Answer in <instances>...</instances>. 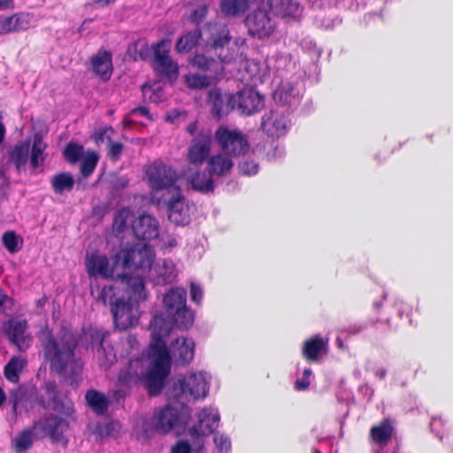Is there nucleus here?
I'll list each match as a JSON object with an SVG mask.
<instances>
[{
    "instance_id": "39448f33",
    "label": "nucleus",
    "mask_w": 453,
    "mask_h": 453,
    "mask_svg": "<svg viewBox=\"0 0 453 453\" xmlns=\"http://www.w3.org/2000/svg\"><path fill=\"white\" fill-rule=\"evenodd\" d=\"M134 360H139L144 364L145 371L142 372V376L146 377L149 375L150 371L153 369L154 365L151 362L150 357V349H148L147 354H142L140 357L131 358L127 366H125L119 373L118 377V384L119 388L109 391L107 396L110 401V403H116L120 404L123 403L126 395L127 390L126 388H129L132 385L142 384L149 392L150 395H157L161 389L163 388L165 379L166 378V374L162 378V382L160 387L157 390H152V388L147 386V382L144 380H131V375L133 373V369H130V363Z\"/></svg>"
},
{
    "instance_id": "a878e982",
    "label": "nucleus",
    "mask_w": 453,
    "mask_h": 453,
    "mask_svg": "<svg viewBox=\"0 0 453 453\" xmlns=\"http://www.w3.org/2000/svg\"><path fill=\"white\" fill-rule=\"evenodd\" d=\"M208 100L211 105V112L217 118H221L234 109V95L223 94L219 88L209 91Z\"/></svg>"
},
{
    "instance_id": "a18cd8bd",
    "label": "nucleus",
    "mask_w": 453,
    "mask_h": 453,
    "mask_svg": "<svg viewBox=\"0 0 453 453\" xmlns=\"http://www.w3.org/2000/svg\"><path fill=\"white\" fill-rule=\"evenodd\" d=\"M33 444V433L30 430L22 431L12 441V445L16 452L23 453Z\"/></svg>"
},
{
    "instance_id": "4468645a",
    "label": "nucleus",
    "mask_w": 453,
    "mask_h": 453,
    "mask_svg": "<svg viewBox=\"0 0 453 453\" xmlns=\"http://www.w3.org/2000/svg\"><path fill=\"white\" fill-rule=\"evenodd\" d=\"M111 311L115 326L119 330H127L134 326L141 316L139 305L126 301L124 298L116 299Z\"/></svg>"
},
{
    "instance_id": "5fc2aeb1",
    "label": "nucleus",
    "mask_w": 453,
    "mask_h": 453,
    "mask_svg": "<svg viewBox=\"0 0 453 453\" xmlns=\"http://www.w3.org/2000/svg\"><path fill=\"white\" fill-rule=\"evenodd\" d=\"M123 150V144L120 142H110L108 156L111 160L117 161L119 159Z\"/></svg>"
},
{
    "instance_id": "4d7b16f0",
    "label": "nucleus",
    "mask_w": 453,
    "mask_h": 453,
    "mask_svg": "<svg viewBox=\"0 0 453 453\" xmlns=\"http://www.w3.org/2000/svg\"><path fill=\"white\" fill-rule=\"evenodd\" d=\"M203 292L202 287L197 283L192 282L190 284L191 300L194 303L199 304V303H201V302L203 300Z\"/></svg>"
},
{
    "instance_id": "72a5a7b5",
    "label": "nucleus",
    "mask_w": 453,
    "mask_h": 453,
    "mask_svg": "<svg viewBox=\"0 0 453 453\" xmlns=\"http://www.w3.org/2000/svg\"><path fill=\"white\" fill-rule=\"evenodd\" d=\"M109 333L104 332L101 335L100 345L97 349V359L99 365L104 369H108L117 360V355L111 342L108 341Z\"/></svg>"
},
{
    "instance_id": "864d4df0",
    "label": "nucleus",
    "mask_w": 453,
    "mask_h": 453,
    "mask_svg": "<svg viewBox=\"0 0 453 453\" xmlns=\"http://www.w3.org/2000/svg\"><path fill=\"white\" fill-rule=\"evenodd\" d=\"M113 132L111 127H105L97 130L94 135L96 143L104 142V139H107L109 142H111V134Z\"/></svg>"
},
{
    "instance_id": "bb28decb",
    "label": "nucleus",
    "mask_w": 453,
    "mask_h": 453,
    "mask_svg": "<svg viewBox=\"0 0 453 453\" xmlns=\"http://www.w3.org/2000/svg\"><path fill=\"white\" fill-rule=\"evenodd\" d=\"M122 281H126V294L128 296L127 301L137 304L145 302L149 297V293L145 288V283L142 278L139 276H127L123 273L121 276Z\"/></svg>"
},
{
    "instance_id": "09e8293b",
    "label": "nucleus",
    "mask_w": 453,
    "mask_h": 453,
    "mask_svg": "<svg viewBox=\"0 0 453 453\" xmlns=\"http://www.w3.org/2000/svg\"><path fill=\"white\" fill-rule=\"evenodd\" d=\"M213 441L219 453H228L231 450V440L225 434H215L213 437Z\"/></svg>"
},
{
    "instance_id": "5701e85b",
    "label": "nucleus",
    "mask_w": 453,
    "mask_h": 453,
    "mask_svg": "<svg viewBox=\"0 0 453 453\" xmlns=\"http://www.w3.org/2000/svg\"><path fill=\"white\" fill-rule=\"evenodd\" d=\"M328 339L315 334L306 339L302 347V356L309 363H319L327 354Z\"/></svg>"
},
{
    "instance_id": "680f3d73",
    "label": "nucleus",
    "mask_w": 453,
    "mask_h": 453,
    "mask_svg": "<svg viewBox=\"0 0 453 453\" xmlns=\"http://www.w3.org/2000/svg\"><path fill=\"white\" fill-rule=\"evenodd\" d=\"M143 95L145 96H149V100L154 103H157L160 101L159 93L161 91L153 92L150 88L143 87L142 88Z\"/></svg>"
},
{
    "instance_id": "ddd939ff",
    "label": "nucleus",
    "mask_w": 453,
    "mask_h": 453,
    "mask_svg": "<svg viewBox=\"0 0 453 453\" xmlns=\"http://www.w3.org/2000/svg\"><path fill=\"white\" fill-rule=\"evenodd\" d=\"M165 202L156 203L158 207H165L168 211V219L175 225L185 226L190 221V206L187 202L182 190L169 196Z\"/></svg>"
},
{
    "instance_id": "412c9836",
    "label": "nucleus",
    "mask_w": 453,
    "mask_h": 453,
    "mask_svg": "<svg viewBox=\"0 0 453 453\" xmlns=\"http://www.w3.org/2000/svg\"><path fill=\"white\" fill-rule=\"evenodd\" d=\"M234 98V109H238L242 113L246 115H251L264 107L265 100L264 97L257 91L251 88H245L235 95Z\"/></svg>"
},
{
    "instance_id": "393cba45",
    "label": "nucleus",
    "mask_w": 453,
    "mask_h": 453,
    "mask_svg": "<svg viewBox=\"0 0 453 453\" xmlns=\"http://www.w3.org/2000/svg\"><path fill=\"white\" fill-rule=\"evenodd\" d=\"M159 225L157 219L149 215H141L132 222V230L138 239L151 240L158 236Z\"/></svg>"
},
{
    "instance_id": "774afa93",
    "label": "nucleus",
    "mask_w": 453,
    "mask_h": 453,
    "mask_svg": "<svg viewBox=\"0 0 453 453\" xmlns=\"http://www.w3.org/2000/svg\"><path fill=\"white\" fill-rule=\"evenodd\" d=\"M443 424V420L441 417H438V418H433L432 420H431V429L435 432L436 431V428L437 426H439L440 425H442Z\"/></svg>"
},
{
    "instance_id": "2f4dec72",
    "label": "nucleus",
    "mask_w": 453,
    "mask_h": 453,
    "mask_svg": "<svg viewBox=\"0 0 453 453\" xmlns=\"http://www.w3.org/2000/svg\"><path fill=\"white\" fill-rule=\"evenodd\" d=\"M187 186L203 194L212 193L214 181L212 177L204 171H196L187 177Z\"/></svg>"
},
{
    "instance_id": "f3484780",
    "label": "nucleus",
    "mask_w": 453,
    "mask_h": 453,
    "mask_svg": "<svg viewBox=\"0 0 453 453\" xmlns=\"http://www.w3.org/2000/svg\"><path fill=\"white\" fill-rule=\"evenodd\" d=\"M303 87L296 81H281L273 93L276 104L289 108L296 107L303 96Z\"/></svg>"
},
{
    "instance_id": "6ab92c4d",
    "label": "nucleus",
    "mask_w": 453,
    "mask_h": 453,
    "mask_svg": "<svg viewBox=\"0 0 453 453\" xmlns=\"http://www.w3.org/2000/svg\"><path fill=\"white\" fill-rule=\"evenodd\" d=\"M162 337V341L165 343V348L169 357V368H171V359L173 358L176 364L185 365L189 363L194 358L195 354V342L192 339L187 337L177 338L170 345L169 350L166 348L165 339ZM170 369L166 372L168 375Z\"/></svg>"
},
{
    "instance_id": "7c9ffc66",
    "label": "nucleus",
    "mask_w": 453,
    "mask_h": 453,
    "mask_svg": "<svg viewBox=\"0 0 453 453\" xmlns=\"http://www.w3.org/2000/svg\"><path fill=\"white\" fill-rule=\"evenodd\" d=\"M234 166V162L230 156L226 153H217L210 157L207 160V168L209 174L212 177L223 176L228 173Z\"/></svg>"
},
{
    "instance_id": "58836bf2",
    "label": "nucleus",
    "mask_w": 453,
    "mask_h": 453,
    "mask_svg": "<svg viewBox=\"0 0 453 453\" xmlns=\"http://www.w3.org/2000/svg\"><path fill=\"white\" fill-rule=\"evenodd\" d=\"M50 184L53 191L60 195L73 188L74 179L70 173L63 172L55 174L50 180Z\"/></svg>"
},
{
    "instance_id": "13d9d810",
    "label": "nucleus",
    "mask_w": 453,
    "mask_h": 453,
    "mask_svg": "<svg viewBox=\"0 0 453 453\" xmlns=\"http://www.w3.org/2000/svg\"><path fill=\"white\" fill-rule=\"evenodd\" d=\"M171 453H191V446L187 441L180 440L172 447Z\"/></svg>"
},
{
    "instance_id": "49530a36",
    "label": "nucleus",
    "mask_w": 453,
    "mask_h": 453,
    "mask_svg": "<svg viewBox=\"0 0 453 453\" xmlns=\"http://www.w3.org/2000/svg\"><path fill=\"white\" fill-rule=\"evenodd\" d=\"M98 162V156L96 152H88L83 157L81 164V172L84 177H88L95 170Z\"/></svg>"
},
{
    "instance_id": "7ed1b4c3",
    "label": "nucleus",
    "mask_w": 453,
    "mask_h": 453,
    "mask_svg": "<svg viewBox=\"0 0 453 453\" xmlns=\"http://www.w3.org/2000/svg\"><path fill=\"white\" fill-rule=\"evenodd\" d=\"M144 179L153 204L165 202L169 196L181 189L178 184L179 174L176 169L162 160H156L144 166Z\"/></svg>"
},
{
    "instance_id": "c9c22d12",
    "label": "nucleus",
    "mask_w": 453,
    "mask_h": 453,
    "mask_svg": "<svg viewBox=\"0 0 453 453\" xmlns=\"http://www.w3.org/2000/svg\"><path fill=\"white\" fill-rule=\"evenodd\" d=\"M85 399L90 409L97 415H103L107 411L110 401L104 393L89 389L85 395Z\"/></svg>"
},
{
    "instance_id": "ea45409f",
    "label": "nucleus",
    "mask_w": 453,
    "mask_h": 453,
    "mask_svg": "<svg viewBox=\"0 0 453 453\" xmlns=\"http://www.w3.org/2000/svg\"><path fill=\"white\" fill-rule=\"evenodd\" d=\"M200 38L201 32L199 29L188 32L178 40L176 50L180 53L188 52L197 45Z\"/></svg>"
},
{
    "instance_id": "aec40b11",
    "label": "nucleus",
    "mask_w": 453,
    "mask_h": 453,
    "mask_svg": "<svg viewBox=\"0 0 453 453\" xmlns=\"http://www.w3.org/2000/svg\"><path fill=\"white\" fill-rule=\"evenodd\" d=\"M178 276V270L171 259H159L150 266L147 277L155 285L173 283Z\"/></svg>"
},
{
    "instance_id": "f03ea898",
    "label": "nucleus",
    "mask_w": 453,
    "mask_h": 453,
    "mask_svg": "<svg viewBox=\"0 0 453 453\" xmlns=\"http://www.w3.org/2000/svg\"><path fill=\"white\" fill-rule=\"evenodd\" d=\"M78 341V337L69 331L57 336L51 334L45 335L42 344L51 371L59 375L73 376L81 370V362L74 353Z\"/></svg>"
},
{
    "instance_id": "20e7f679",
    "label": "nucleus",
    "mask_w": 453,
    "mask_h": 453,
    "mask_svg": "<svg viewBox=\"0 0 453 453\" xmlns=\"http://www.w3.org/2000/svg\"><path fill=\"white\" fill-rule=\"evenodd\" d=\"M211 38L210 42V49L213 50L218 54V60L207 57L203 54L196 55L192 63L194 65L203 71H209L214 73H218L223 69V65L231 64L237 60V58L233 54L230 56L223 55V48L229 43L230 35L227 27L224 25L214 26L211 27Z\"/></svg>"
},
{
    "instance_id": "a19ab883",
    "label": "nucleus",
    "mask_w": 453,
    "mask_h": 453,
    "mask_svg": "<svg viewBox=\"0 0 453 453\" xmlns=\"http://www.w3.org/2000/svg\"><path fill=\"white\" fill-rule=\"evenodd\" d=\"M2 243L10 253L14 254L22 249L23 239L14 231L10 230L4 233Z\"/></svg>"
},
{
    "instance_id": "0e129e2a",
    "label": "nucleus",
    "mask_w": 453,
    "mask_h": 453,
    "mask_svg": "<svg viewBox=\"0 0 453 453\" xmlns=\"http://www.w3.org/2000/svg\"><path fill=\"white\" fill-rule=\"evenodd\" d=\"M177 244H178V242H177V240H176V238H175V237H173V236H168V237H167V240H166V241H165V242H164V244H163L162 248H164V249H165V250H166V249H172V248H173V247H176V246H177Z\"/></svg>"
},
{
    "instance_id": "3c124183",
    "label": "nucleus",
    "mask_w": 453,
    "mask_h": 453,
    "mask_svg": "<svg viewBox=\"0 0 453 453\" xmlns=\"http://www.w3.org/2000/svg\"><path fill=\"white\" fill-rule=\"evenodd\" d=\"M239 170L243 175H255L258 172V164L253 160H245L240 163Z\"/></svg>"
},
{
    "instance_id": "cd10ccee",
    "label": "nucleus",
    "mask_w": 453,
    "mask_h": 453,
    "mask_svg": "<svg viewBox=\"0 0 453 453\" xmlns=\"http://www.w3.org/2000/svg\"><path fill=\"white\" fill-rule=\"evenodd\" d=\"M91 68L93 73L102 81H107L111 79L113 65L111 54L108 50H99L90 58Z\"/></svg>"
},
{
    "instance_id": "6e6552de",
    "label": "nucleus",
    "mask_w": 453,
    "mask_h": 453,
    "mask_svg": "<svg viewBox=\"0 0 453 453\" xmlns=\"http://www.w3.org/2000/svg\"><path fill=\"white\" fill-rule=\"evenodd\" d=\"M120 269L148 271L155 259L153 249L146 243H135L122 248L118 252Z\"/></svg>"
},
{
    "instance_id": "473e14b6",
    "label": "nucleus",
    "mask_w": 453,
    "mask_h": 453,
    "mask_svg": "<svg viewBox=\"0 0 453 453\" xmlns=\"http://www.w3.org/2000/svg\"><path fill=\"white\" fill-rule=\"evenodd\" d=\"M239 67L236 79L245 83L247 86H253L259 74V65L254 60L243 59L242 56L238 57Z\"/></svg>"
},
{
    "instance_id": "2eb2a0df",
    "label": "nucleus",
    "mask_w": 453,
    "mask_h": 453,
    "mask_svg": "<svg viewBox=\"0 0 453 453\" xmlns=\"http://www.w3.org/2000/svg\"><path fill=\"white\" fill-rule=\"evenodd\" d=\"M170 48L171 41L167 39L161 40L152 45L153 65L157 73L175 79L178 75L179 66L169 56Z\"/></svg>"
},
{
    "instance_id": "de8ad7c7",
    "label": "nucleus",
    "mask_w": 453,
    "mask_h": 453,
    "mask_svg": "<svg viewBox=\"0 0 453 453\" xmlns=\"http://www.w3.org/2000/svg\"><path fill=\"white\" fill-rule=\"evenodd\" d=\"M83 152V146L78 143L70 142L65 147L64 150V155L68 162L74 164L82 157Z\"/></svg>"
},
{
    "instance_id": "338daca9",
    "label": "nucleus",
    "mask_w": 453,
    "mask_h": 453,
    "mask_svg": "<svg viewBox=\"0 0 453 453\" xmlns=\"http://www.w3.org/2000/svg\"><path fill=\"white\" fill-rule=\"evenodd\" d=\"M187 132L193 136V138L197 134L199 131H197V123L192 122L187 127Z\"/></svg>"
},
{
    "instance_id": "1a4fd4ad",
    "label": "nucleus",
    "mask_w": 453,
    "mask_h": 453,
    "mask_svg": "<svg viewBox=\"0 0 453 453\" xmlns=\"http://www.w3.org/2000/svg\"><path fill=\"white\" fill-rule=\"evenodd\" d=\"M215 140L228 156L240 157L250 150L247 136L239 129L220 126L215 132Z\"/></svg>"
},
{
    "instance_id": "f257e3e1",
    "label": "nucleus",
    "mask_w": 453,
    "mask_h": 453,
    "mask_svg": "<svg viewBox=\"0 0 453 453\" xmlns=\"http://www.w3.org/2000/svg\"><path fill=\"white\" fill-rule=\"evenodd\" d=\"M163 304L169 319L164 318L163 314H157L150 324L151 342L149 349L154 365L153 369L144 377L142 375L145 371L144 364L139 360L130 363V369H133L131 380H144L152 390L158 389L162 378L169 369V357L162 337L168 336L173 324L181 328H188L194 321L193 313L187 306V291L184 288H171L163 296Z\"/></svg>"
},
{
    "instance_id": "79ce46f5",
    "label": "nucleus",
    "mask_w": 453,
    "mask_h": 453,
    "mask_svg": "<svg viewBox=\"0 0 453 453\" xmlns=\"http://www.w3.org/2000/svg\"><path fill=\"white\" fill-rule=\"evenodd\" d=\"M151 49L144 40H137L128 48L129 55L134 61L145 60L150 57Z\"/></svg>"
},
{
    "instance_id": "4c0bfd02",
    "label": "nucleus",
    "mask_w": 453,
    "mask_h": 453,
    "mask_svg": "<svg viewBox=\"0 0 453 453\" xmlns=\"http://www.w3.org/2000/svg\"><path fill=\"white\" fill-rule=\"evenodd\" d=\"M26 364L27 360L21 356H13L4 366V373L6 380L17 383Z\"/></svg>"
},
{
    "instance_id": "c756f323",
    "label": "nucleus",
    "mask_w": 453,
    "mask_h": 453,
    "mask_svg": "<svg viewBox=\"0 0 453 453\" xmlns=\"http://www.w3.org/2000/svg\"><path fill=\"white\" fill-rule=\"evenodd\" d=\"M30 26V17L27 13H17L0 18V35L26 30Z\"/></svg>"
},
{
    "instance_id": "69168bd1",
    "label": "nucleus",
    "mask_w": 453,
    "mask_h": 453,
    "mask_svg": "<svg viewBox=\"0 0 453 453\" xmlns=\"http://www.w3.org/2000/svg\"><path fill=\"white\" fill-rule=\"evenodd\" d=\"M127 343L130 347L131 349H138L139 342H138L136 337L134 336V335H129L127 338Z\"/></svg>"
},
{
    "instance_id": "0eeeda50",
    "label": "nucleus",
    "mask_w": 453,
    "mask_h": 453,
    "mask_svg": "<svg viewBox=\"0 0 453 453\" xmlns=\"http://www.w3.org/2000/svg\"><path fill=\"white\" fill-rule=\"evenodd\" d=\"M211 376L204 372H190L173 386V397L180 403L204 398L210 388Z\"/></svg>"
},
{
    "instance_id": "4be33fe9",
    "label": "nucleus",
    "mask_w": 453,
    "mask_h": 453,
    "mask_svg": "<svg viewBox=\"0 0 453 453\" xmlns=\"http://www.w3.org/2000/svg\"><path fill=\"white\" fill-rule=\"evenodd\" d=\"M27 324L26 320L17 319H10L4 325V330L8 339L15 344L20 351H25L31 344L32 338L27 333Z\"/></svg>"
},
{
    "instance_id": "423d86ee",
    "label": "nucleus",
    "mask_w": 453,
    "mask_h": 453,
    "mask_svg": "<svg viewBox=\"0 0 453 453\" xmlns=\"http://www.w3.org/2000/svg\"><path fill=\"white\" fill-rule=\"evenodd\" d=\"M190 418V409L185 403H180L174 397L161 411L156 413L152 419V425L159 433H168L175 430L179 434L183 429Z\"/></svg>"
},
{
    "instance_id": "37998d69",
    "label": "nucleus",
    "mask_w": 453,
    "mask_h": 453,
    "mask_svg": "<svg viewBox=\"0 0 453 453\" xmlns=\"http://www.w3.org/2000/svg\"><path fill=\"white\" fill-rule=\"evenodd\" d=\"M133 212L127 209L123 208L118 211L113 220V230L117 234H120L127 229L128 223L133 220Z\"/></svg>"
},
{
    "instance_id": "052dcab7",
    "label": "nucleus",
    "mask_w": 453,
    "mask_h": 453,
    "mask_svg": "<svg viewBox=\"0 0 453 453\" xmlns=\"http://www.w3.org/2000/svg\"><path fill=\"white\" fill-rule=\"evenodd\" d=\"M311 385V380L308 378H305L302 375V378H298L295 381L294 388L297 391H305L309 388Z\"/></svg>"
},
{
    "instance_id": "e433bc0d",
    "label": "nucleus",
    "mask_w": 453,
    "mask_h": 453,
    "mask_svg": "<svg viewBox=\"0 0 453 453\" xmlns=\"http://www.w3.org/2000/svg\"><path fill=\"white\" fill-rule=\"evenodd\" d=\"M46 149L47 144L43 142L42 138L39 134H35L30 150V164L33 168H37L43 165L47 156L45 153Z\"/></svg>"
},
{
    "instance_id": "6e6d98bb",
    "label": "nucleus",
    "mask_w": 453,
    "mask_h": 453,
    "mask_svg": "<svg viewBox=\"0 0 453 453\" xmlns=\"http://www.w3.org/2000/svg\"><path fill=\"white\" fill-rule=\"evenodd\" d=\"M208 9L206 5H199L197 6L191 13L190 19L195 23L202 22L204 18L207 16Z\"/></svg>"
},
{
    "instance_id": "dca6fc26",
    "label": "nucleus",
    "mask_w": 453,
    "mask_h": 453,
    "mask_svg": "<svg viewBox=\"0 0 453 453\" xmlns=\"http://www.w3.org/2000/svg\"><path fill=\"white\" fill-rule=\"evenodd\" d=\"M261 127L268 136L279 138L288 132L291 121L284 111L276 108L264 114Z\"/></svg>"
},
{
    "instance_id": "9b49d317",
    "label": "nucleus",
    "mask_w": 453,
    "mask_h": 453,
    "mask_svg": "<svg viewBox=\"0 0 453 453\" xmlns=\"http://www.w3.org/2000/svg\"><path fill=\"white\" fill-rule=\"evenodd\" d=\"M219 411L213 407H205L198 414V424L189 429L188 434L196 450L203 448V437L212 434L219 423Z\"/></svg>"
},
{
    "instance_id": "bf43d9fd",
    "label": "nucleus",
    "mask_w": 453,
    "mask_h": 453,
    "mask_svg": "<svg viewBox=\"0 0 453 453\" xmlns=\"http://www.w3.org/2000/svg\"><path fill=\"white\" fill-rule=\"evenodd\" d=\"M13 305V300L6 296L0 288V311H5L8 309H12Z\"/></svg>"
},
{
    "instance_id": "c85d7f7f",
    "label": "nucleus",
    "mask_w": 453,
    "mask_h": 453,
    "mask_svg": "<svg viewBox=\"0 0 453 453\" xmlns=\"http://www.w3.org/2000/svg\"><path fill=\"white\" fill-rule=\"evenodd\" d=\"M270 11L277 17L296 18L301 13L297 0H266Z\"/></svg>"
},
{
    "instance_id": "9d476101",
    "label": "nucleus",
    "mask_w": 453,
    "mask_h": 453,
    "mask_svg": "<svg viewBox=\"0 0 453 453\" xmlns=\"http://www.w3.org/2000/svg\"><path fill=\"white\" fill-rule=\"evenodd\" d=\"M86 268L89 276H102L106 279L118 280L123 276L118 253L110 260L106 255L94 252L86 257Z\"/></svg>"
},
{
    "instance_id": "f704fd0d",
    "label": "nucleus",
    "mask_w": 453,
    "mask_h": 453,
    "mask_svg": "<svg viewBox=\"0 0 453 453\" xmlns=\"http://www.w3.org/2000/svg\"><path fill=\"white\" fill-rule=\"evenodd\" d=\"M30 142L28 141L15 144L9 152V160L17 170L24 169L29 156Z\"/></svg>"
},
{
    "instance_id": "8fccbe9b",
    "label": "nucleus",
    "mask_w": 453,
    "mask_h": 453,
    "mask_svg": "<svg viewBox=\"0 0 453 453\" xmlns=\"http://www.w3.org/2000/svg\"><path fill=\"white\" fill-rule=\"evenodd\" d=\"M273 67L277 71L290 70L294 66L292 58L288 54H277L273 58Z\"/></svg>"
},
{
    "instance_id": "e2e57ef3",
    "label": "nucleus",
    "mask_w": 453,
    "mask_h": 453,
    "mask_svg": "<svg viewBox=\"0 0 453 453\" xmlns=\"http://www.w3.org/2000/svg\"><path fill=\"white\" fill-rule=\"evenodd\" d=\"M132 115H141L150 119L149 109L145 106L134 108L130 112Z\"/></svg>"
},
{
    "instance_id": "f8f14e48",
    "label": "nucleus",
    "mask_w": 453,
    "mask_h": 453,
    "mask_svg": "<svg viewBox=\"0 0 453 453\" xmlns=\"http://www.w3.org/2000/svg\"><path fill=\"white\" fill-rule=\"evenodd\" d=\"M249 34L259 40L269 38L276 30V22L262 8L249 13L245 19Z\"/></svg>"
},
{
    "instance_id": "a211bd4d",
    "label": "nucleus",
    "mask_w": 453,
    "mask_h": 453,
    "mask_svg": "<svg viewBox=\"0 0 453 453\" xmlns=\"http://www.w3.org/2000/svg\"><path fill=\"white\" fill-rule=\"evenodd\" d=\"M211 133L209 130H200L192 139L188 149V160L189 163L196 165H203L208 160L211 150Z\"/></svg>"
},
{
    "instance_id": "c03bdc74",
    "label": "nucleus",
    "mask_w": 453,
    "mask_h": 453,
    "mask_svg": "<svg viewBox=\"0 0 453 453\" xmlns=\"http://www.w3.org/2000/svg\"><path fill=\"white\" fill-rule=\"evenodd\" d=\"M185 81L190 88L202 89L211 86L213 82V78L208 75L193 73L186 75Z\"/></svg>"
},
{
    "instance_id": "b1692460",
    "label": "nucleus",
    "mask_w": 453,
    "mask_h": 453,
    "mask_svg": "<svg viewBox=\"0 0 453 453\" xmlns=\"http://www.w3.org/2000/svg\"><path fill=\"white\" fill-rule=\"evenodd\" d=\"M67 426L68 424L65 419L50 415L45 416L35 423L34 429L41 432L42 435L50 436L54 441H59Z\"/></svg>"
},
{
    "instance_id": "603ef678",
    "label": "nucleus",
    "mask_w": 453,
    "mask_h": 453,
    "mask_svg": "<svg viewBox=\"0 0 453 453\" xmlns=\"http://www.w3.org/2000/svg\"><path fill=\"white\" fill-rule=\"evenodd\" d=\"M115 296V290L112 286H104L102 288L100 294V299L103 301L104 304H111V308L114 304L113 297Z\"/></svg>"
}]
</instances>
